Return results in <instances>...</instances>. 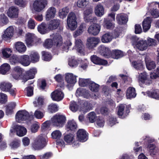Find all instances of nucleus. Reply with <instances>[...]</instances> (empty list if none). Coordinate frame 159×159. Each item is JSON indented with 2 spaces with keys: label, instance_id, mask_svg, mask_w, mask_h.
I'll return each mask as SVG.
<instances>
[{
  "label": "nucleus",
  "instance_id": "56",
  "mask_svg": "<svg viewBox=\"0 0 159 159\" xmlns=\"http://www.w3.org/2000/svg\"><path fill=\"white\" fill-rule=\"evenodd\" d=\"M35 107H40L43 104V99L40 97H39L33 102Z\"/></svg>",
  "mask_w": 159,
  "mask_h": 159
},
{
  "label": "nucleus",
  "instance_id": "38",
  "mask_svg": "<svg viewBox=\"0 0 159 159\" xmlns=\"http://www.w3.org/2000/svg\"><path fill=\"white\" fill-rule=\"evenodd\" d=\"M10 69V66L8 64L4 63L0 67V72L1 74L4 75L9 71Z\"/></svg>",
  "mask_w": 159,
  "mask_h": 159
},
{
  "label": "nucleus",
  "instance_id": "49",
  "mask_svg": "<svg viewBox=\"0 0 159 159\" xmlns=\"http://www.w3.org/2000/svg\"><path fill=\"white\" fill-rule=\"evenodd\" d=\"M89 4L87 0H78L77 2V6L81 8H84Z\"/></svg>",
  "mask_w": 159,
  "mask_h": 159
},
{
  "label": "nucleus",
  "instance_id": "7",
  "mask_svg": "<svg viewBox=\"0 0 159 159\" xmlns=\"http://www.w3.org/2000/svg\"><path fill=\"white\" fill-rule=\"evenodd\" d=\"M99 42V39L95 37H89L87 39V47L89 49L95 47Z\"/></svg>",
  "mask_w": 159,
  "mask_h": 159
},
{
  "label": "nucleus",
  "instance_id": "50",
  "mask_svg": "<svg viewBox=\"0 0 159 159\" xmlns=\"http://www.w3.org/2000/svg\"><path fill=\"white\" fill-rule=\"evenodd\" d=\"M79 64L78 61L74 57H72L69 59L68 64L71 67L77 66Z\"/></svg>",
  "mask_w": 159,
  "mask_h": 159
},
{
  "label": "nucleus",
  "instance_id": "19",
  "mask_svg": "<svg viewBox=\"0 0 159 159\" xmlns=\"http://www.w3.org/2000/svg\"><path fill=\"white\" fill-rule=\"evenodd\" d=\"M91 61L94 63L100 65H105L107 64V61L105 60L100 59L95 55H93L90 57Z\"/></svg>",
  "mask_w": 159,
  "mask_h": 159
},
{
  "label": "nucleus",
  "instance_id": "58",
  "mask_svg": "<svg viewBox=\"0 0 159 159\" xmlns=\"http://www.w3.org/2000/svg\"><path fill=\"white\" fill-rule=\"evenodd\" d=\"M146 67L149 70L154 69L156 66L155 63L154 61L146 62Z\"/></svg>",
  "mask_w": 159,
  "mask_h": 159
},
{
  "label": "nucleus",
  "instance_id": "53",
  "mask_svg": "<svg viewBox=\"0 0 159 159\" xmlns=\"http://www.w3.org/2000/svg\"><path fill=\"white\" fill-rule=\"evenodd\" d=\"M37 72V71L36 69L32 68L27 71L26 73L30 78L32 79L34 78V76Z\"/></svg>",
  "mask_w": 159,
  "mask_h": 159
},
{
  "label": "nucleus",
  "instance_id": "39",
  "mask_svg": "<svg viewBox=\"0 0 159 159\" xmlns=\"http://www.w3.org/2000/svg\"><path fill=\"white\" fill-rule=\"evenodd\" d=\"M16 106L15 102H11L7 105L6 107V113L7 115L11 114L13 112V109Z\"/></svg>",
  "mask_w": 159,
  "mask_h": 159
},
{
  "label": "nucleus",
  "instance_id": "18",
  "mask_svg": "<svg viewBox=\"0 0 159 159\" xmlns=\"http://www.w3.org/2000/svg\"><path fill=\"white\" fill-rule=\"evenodd\" d=\"M18 9L17 7H10L7 11L8 16L11 18H16L18 16Z\"/></svg>",
  "mask_w": 159,
  "mask_h": 159
},
{
  "label": "nucleus",
  "instance_id": "21",
  "mask_svg": "<svg viewBox=\"0 0 159 159\" xmlns=\"http://www.w3.org/2000/svg\"><path fill=\"white\" fill-rule=\"evenodd\" d=\"M20 63L25 66H29L30 64V57L28 55H22L19 56Z\"/></svg>",
  "mask_w": 159,
  "mask_h": 159
},
{
  "label": "nucleus",
  "instance_id": "34",
  "mask_svg": "<svg viewBox=\"0 0 159 159\" xmlns=\"http://www.w3.org/2000/svg\"><path fill=\"white\" fill-rule=\"evenodd\" d=\"M95 13L99 16H102L104 14V10L103 6L101 4H98L95 8Z\"/></svg>",
  "mask_w": 159,
  "mask_h": 159
},
{
  "label": "nucleus",
  "instance_id": "27",
  "mask_svg": "<svg viewBox=\"0 0 159 159\" xmlns=\"http://www.w3.org/2000/svg\"><path fill=\"white\" fill-rule=\"evenodd\" d=\"M86 25L85 23H81L77 30L75 31L74 33V37H77L78 36L82 34L86 28Z\"/></svg>",
  "mask_w": 159,
  "mask_h": 159
},
{
  "label": "nucleus",
  "instance_id": "28",
  "mask_svg": "<svg viewBox=\"0 0 159 159\" xmlns=\"http://www.w3.org/2000/svg\"><path fill=\"white\" fill-rule=\"evenodd\" d=\"M38 30L41 34H45L50 30L48 28V26L47 27L46 24L42 23L38 26Z\"/></svg>",
  "mask_w": 159,
  "mask_h": 159
},
{
  "label": "nucleus",
  "instance_id": "3",
  "mask_svg": "<svg viewBox=\"0 0 159 159\" xmlns=\"http://www.w3.org/2000/svg\"><path fill=\"white\" fill-rule=\"evenodd\" d=\"M76 17L75 14L71 12L69 14L67 20V25L69 28L71 30H74L77 27Z\"/></svg>",
  "mask_w": 159,
  "mask_h": 159
},
{
  "label": "nucleus",
  "instance_id": "6",
  "mask_svg": "<svg viewBox=\"0 0 159 159\" xmlns=\"http://www.w3.org/2000/svg\"><path fill=\"white\" fill-rule=\"evenodd\" d=\"M48 4L47 0H35L33 4L34 10L37 12L41 11Z\"/></svg>",
  "mask_w": 159,
  "mask_h": 159
},
{
  "label": "nucleus",
  "instance_id": "17",
  "mask_svg": "<svg viewBox=\"0 0 159 159\" xmlns=\"http://www.w3.org/2000/svg\"><path fill=\"white\" fill-rule=\"evenodd\" d=\"M14 47L16 51L19 53H23L25 52L26 47L24 43L21 42H18L14 44Z\"/></svg>",
  "mask_w": 159,
  "mask_h": 159
},
{
  "label": "nucleus",
  "instance_id": "52",
  "mask_svg": "<svg viewBox=\"0 0 159 159\" xmlns=\"http://www.w3.org/2000/svg\"><path fill=\"white\" fill-rule=\"evenodd\" d=\"M101 49L102 51V53L105 56H108L111 54V52L109 49L104 46L101 47Z\"/></svg>",
  "mask_w": 159,
  "mask_h": 159
},
{
  "label": "nucleus",
  "instance_id": "47",
  "mask_svg": "<svg viewBox=\"0 0 159 159\" xmlns=\"http://www.w3.org/2000/svg\"><path fill=\"white\" fill-rule=\"evenodd\" d=\"M9 22L7 17L3 14L0 15V25H6Z\"/></svg>",
  "mask_w": 159,
  "mask_h": 159
},
{
  "label": "nucleus",
  "instance_id": "37",
  "mask_svg": "<svg viewBox=\"0 0 159 159\" xmlns=\"http://www.w3.org/2000/svg\"><path fill=\"white\" fill-rule=\"evenodd\" d=\"M76 93L78 95L83 96L86 98H88L90 96L89 91L85 89H82L81 90L78 89L76 91Z\"/></svg>",
  "mask_w": 159,
  "mask_h": 159
},
{
  "label": "nucleus",
  "instance_id": "25",
  "mask_svg": "<svg viewBox=\"0 0 159 159\" xmlns=\"http://www.w3.org/2000/svg\"><path fill=\"white\" fill-rule=\"evenodd\" d=\"M116 20L119 24L122 25L127 23L128 19L125 15L120 14L116 16Z\"/></svg>",
  "mask_w": 159,
  "mask_h": 159
},
{
  "label": "nucleus",
  "instance_id": "61",
  "mask_svg": "<svg viewBox=\"0 0 159 159\" xmlns=\"http://www.w3.org/2000/svg\"><path fill=\"white\" fill-rule=\"evenodd\" d=\"M70 108L71 111L75 112L78 110V106L75 102H71L70 105Z\"/></svg>",
  "mask_w": 159,
  "mask_h": 159
},
{
  "label": "nucleus",
  "instance_id": "16",
  "mask_svg": "<svg viewBox=\"0 0 159 159\" xmlns=\"http://www.w3.org/2000/svg\"><path fill=\"white\" fill-rule=\"evenodd\" d=\"M75 45L78 52L81 55H84L85 52L83 44L80 39H76L75 40Z\"/></svg>",
  "mask_w": 159,
  "mask_h": 159
},
{
  "label": "nucleus",
  "instance_id": "55",
  "mask_svg": "<svg viewBox=\"0 0 159 159\" xmlns=\"http://www.w3.org/2000/svg\"><path fill=\"white\" fill-rule=\"evenodd\" d=\"M96 118V116L94 112L89 113L88 115L87 118L89 120L90 122L93 123L94 122Z\"/></svg>",
  "mask_w": 159,
  "mask_h": 159
},
{
  "label": "nucleus",
  "instance_id": "60",
  "mask_svg": "<svg viewBox=\"0 0 159 159\" xmlns=\"http://www.w3.org/2000/svg\"><path fill=\"white\" fill-rule=\"evenodd\" d=\"M54 43L51 39H47L43 44L44 47L46 48H51Z\"/></svg>",
  "mask_w": 159,
  "mask_h": 159
},
{
  "label": "nucleus",
  "instance_id": "15",
  "mask_svg": "<svg viewBox=\"0 0 159 159\" xmlns=\"http://www.w3.org/2000/svg\"><path fill=\"white\" fill-rule=\"evenodd\" d=\"M77 137L80 141L84 142L87 139L88 136L86 131L84 129H79L77 133Z\"/></svg>",
  "mask_w": 159,
  "mask_h": 159
},
{
  "label": "nucleus",
  "instance_id": "32",
  "mask_svg": "<svg viewBox=\"0 0 159 159\" xmlns=\"http://www.w3.org/2000/svg\"><path fill=\"white\" fill-rule=\"evenodd\" d=\"M136 46L139 49L143 51L147 48L148 45L146 41L140 40L137 42Z\"/></svg>",
  "mask_w": 159,
  "mask_h": 159
},
{
  "label": "nucleus",
  "instance_id": "35",
  "mask_svg": "<svg viewBox=\"0 0 159 159\" xmlns=\"http://www.w3.org/2000/svg\"><path fill=\"white\" fill-rule=\"evenodd\" d=\"M67 131H75L77 128V125L76 123L72 121H70L68 122L66 126Z\"/></svg>",
  "mask_w": 159,
  "mask_h": 159
},
{
  "label": "nucleus",
  "instance_id": "44",
  "mask_svg": "<svg viewBox=\"0 0 159 159\" xmlns=\"http://www.w3.org/2000/svg\"><path fill=\"white\" fill-rule=\"evenodd\" d=\"M69 12V9L66 7L61 9L59 11V16L61 18L63 19L66 17Z\"/></svg>",
  "mask_w": 159,
  "mask_h": 159
},
{
  "label": "nucleus",
  "instance_id": "24",
  "mask_svg": "<svg viewBox=\"0 0 159 159\" xmlns=\"http://www.w3.org/2000/svg\"><path fill=\"white\" fill-rule=\"evenodd\" d=\"M35 39L34 35L31 33H28L26 35L25 42L27 46L31 47L34 45V40Z\"/></svg>",
  "mask_w": 159,
  "mask_h": 159
},
{
  "label": "nucleus",
  "instance_id": "42",
  "mask_svg": "<svg viewBox=\"0 0 159 159\" xmlns=\"http://www.w3.org/2000/svg\"><path fill=\"white\" fill-rule=\"evenodd\" d=\"M132 66L137 70H142L143 66L141 61H133L132 63Z\"/></svg>",
  "mask_w": 159,
  "mask_h": 159
},
{
  "label": "nucleus",
  "instance_id": "30",
  "mask_svg": "<svg viewBox=\"0 0 159 159\" xmlns=\"http://www.w3.org/2000/svg\"><path fill=\"white\" fill-rule=\"evenodd\" d=\"M136 95L135 88L132 87H129L127 90V98L131 99L135 98Z\"/></svg>",
  "mask_w": 159,
  "mask_h": 159
},
{
  "label": "nucleus",
  "instance_id": "62",
  "mask_svg": "<svg viewBox=\"0 0 159 159\" xmlns=\"http://www.w3.org/2000/svg\"><path fill=\"white\" fill-rule=\"evenodd\" d=\"M125 106L123 104H120L118 107L117 114L118 116H122L124 114Z\"/></svg>",
  "mask_w": 159,
  "mask_h": 159
},
{
  "label": "nucleus",
  "instance_id": "33",
  "mask_svg": "<svg viewBox=\"0 0 159 159\" xmlns=\"http://www.w3.org/2000/svg\"><path fill=\"white\" fill-rule=\"evenodd\" d=\"M113 37L110 33H107L103 34L101 40L103 43L110 42L112 39Z\"/></svg>",
  "mask_w": 159,
  "mask_h": 159
},
{
  "label": "nucleus",
  "instance_id": "40",
  "mask_svg": "<svg viewBox=\"0 0 159 159\" xmlns=\"http://www.w3.org/2000/svg\"><path fill=\"white\" fill-rule=\"evenodd\" d=\"M12 51L10 48H5L2 50V53L3 57L6 58H9L11 55Z\"/></svg>",
  "mask_w": 159,
  "mask_h": 159
},
{
  "label": "nucleus",
  "instance_id": "46",
  "mask_svg": "<svg viewBox=\"0 0 159 159\" xmlns=\"http://www.w3.org/2000/svg\"><path fill=\"white\" fill-rule=\"evenodd\" d=\"M9 61L11 64L15 65L18 63H20L19 56L16 55H13L9 59Z\"/></svg>",
  "mask_w": 159,
  "mask_h": 159
},
{
  "label": "nucleus",
  "instance_id": "26",
  "mask_svg": "<svg viewBox=\"0 0 159 159\" xmlns=\"http://www.w3.org/2000/svg\"><path fill=\"white\" fill-rule=\"evenodd\" d=\"M60 24V20L57 19H54L50 21L48 28L50 30L56 29L59 27Z\"/></svg>",
  "mask_w": 159,
  "mask_h": 159
},
{
  "label": "nucleus",
  "instance_id": "1",
  "mask_svg": "<svg viewBox=\"0 0 159 159\" xmlns=\"http://www.w3.org/2000/svg\"><path fill=\"white\" fill-rule=\"evenodd\" d=\"M47 138L45 136L40 135L34 140L32 147L35 150H40L44 147L47 144Z\"/></svg>",
  "mask_w": 159,
  "mask_h": 159
},
{
  "label": "nucleus",
  "instance_id": "41",
  "mask_svg": "<svg viewBox=\"0 0 159 159\" xmlns=\"http://www.w3.org/2000/svg\"><path fill=\"white\" fill-rule=\"evenodd\" d=\"M111 55L112 58L116 59H118L123 56L122 52L120 50H113Z\"/></svg>",
  "mask_w": 159,
  "mask_h": 159
},
{
  "label": "nucleus",
  "instance_id": "64",
  "mask_svg": "<svg viewBox=\"0 0 159 159\" xmlns=\"http://www.w3.org/2000/svg\"><path fill=\"white\" fill-rule=\"evenodd\" d=\"M7 100V95L2 93H0V103H4Z\"/></svg>",
  "mask_w": 159,
  "mask_h": 159
},
{
  "label": "nucleus",
  "instance_id": "29",
  "mask_svg": "<svg viewBox=\"0 0 159 159\" xmlns=\"http://www.w3.org/2000/svg\"><path fill=\"white\" fill-rule=\"evenodd\" d=\"M111 20L104 18L103 20V26L107 29L112 30L115 27V24L111 22Z\"/></svg>",
  "mask_w": 159,
  "mask_h": 159
},
{
  "label": "nucleus",
  "instance_id": "10",
  "mask_svg": "<svg viewBox=\"0 0 159 159\" xmlns=\"http://www.w3.org/2000/svg\"><path fill=\"white\" fill-rule=\"evenodd\" d=\"M100 29L101 26L99 24H94L89 26L88 31L89 34L96 36L99 33Z\"/></svg>",
  "mask_w": 159,
  "mask_h": 159
},
{
  "label": "nucleus",
  "instance_id": "13",
  "mask_svg": "<svg viewBox=\"0 0 159 159\" xmlns=\"http://www.w3.org/2000/svg\"><path fill=\"white\" fill-rule=\"evenodd\" d=\"M50 36L51 39L54 45L60 46L62 44V38L60 34L57 33L53 34L51 35Z\"/></svg>",
  "mask_w": 159,
  "mask_h": 159
},
{
  "label": "nucleus",
  "instance_id": "12",
  "mask_svg": "<svg viewBox=\"0 0 159 159\" xmlns=\"http://www.w3.org/2000/svg\"><path fill=\"white\" fill-rule=\"evenodd\" d=\"M14 32V29L13 26H10L7 28L2 35V39L5 40H7L11 39L13 36Z\"/></svg>",
  "mask_w": 159,
  "mask_h": 159
},
{
  "label": "nucleus",
  "instance_id": "45",
  "mask_svg": "<svg viewBox=\"0 0 159 159\" xmlns=\"http://www.w3.org/2000/svg\"><path fill=\"white\" fill-rule=\"evenodd\" d=\"M92 81L89 79H83L80 78L79 79V84L81 86L84 87L90 85Z\"/></svg>",
  "mask_w": 159,
  "mask_h": 159
},
{
  "label": "nucleus",
  "instance_id": "36",
  "mask_svg": "<svg viewBox=\"0 0 159 159\" xmlns=\"http://www.w3.org/2000/svg\"><path fill=\"white\" fill-rule=\"evenodd\" d=\"M30 57L32 62L35 63L39 61L40 56L37 52H32L30 55Z\"/></svg>",
  "mask_w": 159,
  "mask_h": 159
},
{
  "label": "nucleus",
  "instance_id": "2",
  "mask_svg": "<svg viewBox=\"0 0 159 159\" xmlns=\"http://www.w3.org/2000/svg\"><path fill=\"white\" fill-rule=\"evenodd\" d=\"M52 125L58 128L61 127L64 125L66 121L65 116L61 115H56L51 119Z\"/></svg>",
  "mask_w": 159,
  "mask_h": 159
},
{
  "label": "nucleus",
  "instance_id": "14",
  "mask_svg": "<svg viewBox=\"0 0 159 159\" xmlns=\"http://www.w3.org/2000/svg\"><path fill=\"white\" fill-rule=\"evenodd\" d=\"M51 96L53 100L59 101L62 99L64 95L61 91L56 90L51 93Z\"/></svg>",
  "mask_w": 159,
  "mask_h": 159
},
{
  "label": "nucleus",
  "instance_id": "48",
  "mask_svg": "<svg viewBox=\"0 0 159 159\" xmlns=\"http://www.w3.org/2000/svg\"><path fill=\"white\" fill-rule=\"evenodd\" d=\"M42 57L44 60L48 61L50 60L52 58V56L50 53L48 52L43 51L42 52Z\"/></svg>",
  "mask_w": 159,
  "mask_h": 159
},
{
  "label": "nucleus",
  "instance_id": "9",
  "mask_svg": "<svg viewBox=\"0 0 159 159\" xmlns=\"http://www.w3.org/2000/svg\"><path fill=\"white\" fill-rule=\"evenodd\" d=\"M138 80L139 83L146 85H149L152 83L151 80L149 79L148 75L145 72L139 74Z\"/></svg>",
  "mask_w": 159,
  "mask_h": 159
},
{
  "label": "nucleus",
  "instance_id": "63",
  "mask_svg": "<svg viewBox=\"0 0 159 159\" xmlns=\"http://www.w3.org/2000/svg\"><path fill=\"white\" fill-rule=\"evenodd\" d=\"M50 121L47 120L44 122L41 126L42 131H44L48 129L50 126Z\"/></svg>",
  "mask_w": 159,
  "mask_h": 159
},
{
  "label": "nucleus",
  "instance_id": "31",
  "mask_svg": "<svg viewBox=\"0 0 159 159\" xmlns=\"http://www.w3.org/2000/svg\"><path fill=\"white\" fill-rule=\"evenodd\" d=\"M148 96L151 98L155 99H159V90L156 89L151 91H148L146 92Z\"/></svg>",
  "mask_w": 159,
  "mask_h": 159
},
{
  "label": "nucleus",
  "instance_id": "51",
  "mask_svg": "<svg viewBox=\"0 0 159 159\" xmlns=\"http://www.w3.org/2000/svg\"><path fill=\"white\" fill-rule=\"evenodd\" d=\"M74 136L73 134H68L64 136V139L66 143H70L72 142L74 139Z\"/></svg>",
  "mask_w": 159,
  "mask_h": 159
},
{
  "label": "nucleus",
  "instance_id": "4",
  "mask_svg": "<svg viewBox=\"0 0 159 159\" xmlns=\"http://www.w3.org/2000/svg\"><path fill=\"white\" fill-rule=\"evenodd\" d=\"M12 86L9 83L2 82L0 84V89L3 91L8 92L12 96L16 95V91L15 89L11 88Z\"/></svg>",
  "mask_w": 159,
  "mask_h": 159
},
{
  "label": "nucleus",
  "instance_id": "20",
  "mask_svg": "<svg viewBox=\"0 0 159 159\" xmlns=\"http://www.w3.org/2000/svg\"><path fill=\"white\" fill-rule=\"evenodd\" d=\"M56 12V9L55 7H51L49 8L46 12V20H49L52 18H53L55 16Z\"/></svg>",
  "mask_w": 159,
  "mask_h": 159
},
{
  "label": "nucleus",
  "instance_id": "22",
  "mask_svg": "<svg viewBox=\"0 0 159 159\" xmlns=\"http://www.w3.org/2000/svg\"><path fill=\"white\" fill-rule=\"evenodd\" d=\"M152 20L150 17H147L144 19L143 22V28L144 32L147 31L150 28Z\"/></svg>",
  "mask_w": 159,
  "mask_h": 159
},
{
  "label": "nucleus",
  "instance_id": "57",
  "mask_svg": "<svg viewBox=\"0 0 159 159\" xmlns=\"http://www.w3.org/2000/svg\"><path fill=\"white\" fill-rule=\"evenodd\" d=\"M35 25L36 23L35 21L32 18L30 19L28 22V28L30 29H34Z\"/></svg>",
  "mask_w": 159,
  "mask_h": 159
},
{
  "label": "nucleus",
  "instance_id": "43",
  "mask_svg": "<svg viewBox=\"0 0 159 159\" xmlns=\"http://www.w3.org/2000/svg\"><path fill=\"white\" fill-rule=\"evenodd\" d=\"M90 89L94 92H97L99 89V85L95 82L92 81L89 85Z\"/></svg>",
  "mask_w": 159,
  "mask_h": 159
},
{
  "label": "nucleus",
  "instance_id": "59",
  "mask_svg": "<svg viewBox=\"0 0 159 159\" xmlns=\"http://www.w3.org/2000/svg\"><path fill=\"white\" fill-rule=\"evenodd\" d=\"M48 109L50 112L51 113L54 112L58 110V107L55 104L52 103L49 105Z\"/></svg>",
  "mask_w": 159,
  "mask_h": 159
},
{
  "label": "nucleus",
  "instance_id": "54",
  "mask_svg": "<svg viewBox=\"0 0 159 159\" xmlns=\"http://www.w3.org/2000/svg\"><path fill=\"white\" fill-rule=\"evenodd\" d=\"M51 135L53 139H59L61 137V133L59 130H56L52 133Z\"/></svg>",
  "mask_w": 159,
  "mask_h": 159
},
{
  "label": "nucleus",
  "instance_id": "8",
  "mask_svg": "<svg viewBox=\"0 0 159 159\" xmlns=\"http://www.w3.org/2000/svg\"><path fill=\"white\" fill-rule=\"evenodd\" d=\"M13 129H11L10 131L13 133L14 131L16 132L17 135L22 137L25 135L26 133L27 130L24 127L18 125H16L12 127Z\"/></svg>",
  "mask_w": 159,
  "mask_h": 159
},
{
  "label": "nucleus",
  "instance_id": "23",
  "mask_svg": "<svg viewBox=\"0 0 159 159\" xmlns=\"http://www.w3.org/2000/svg\"><path fill=\"white\" fill-rule=\"evenodd\" d=\"M148 148L151 155H155L159 152V148L154 144H148Z\"/></svg>",
  "mask_w": 159,
  "mask_h": 159
},
{
  "label": "nucleus",
  "instance_id": "5",
  "mask_svg": "<svg viewBox=\"0 0 159 159\" xmlns=\"http://www.w3.org/2000/svg\"><path fill=\"white\" fill-rule=\"evenodd\" d=\"M30 116L29 113L26 111L20 110L16 115V120L18 122H21L22 121L29 119Z\"/></svg>",
  "mask_w": 159,
  "mask_h": 159
},
{
  "label": "nucleus",
  "instance_id": "11",
  "mask_svg": "<svg viewBox=\"0 0 159 159\" xmlns=\"http://www.w3.org/2000/svg\"><path fill=\"white\" fill-rule=\"evenodd\" d=\"M76 77L72 73H67L66 74V80L68 84L67 86L69 87V86L74 85L76 82Z\"/></svg>",
  "mask_w": 159,
  "mask_h": 159
}]
</instances>
